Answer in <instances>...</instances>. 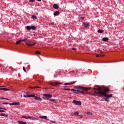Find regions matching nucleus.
Segmentation results:
<instances>
[{"instance_id":"nucleus-52","label":"nucleus","mask_w":124,"mask_h":124,"mask_svg":"<svg viewBox=\"0 0 124 124\" xmlns=\"http://www.w3.org/2000/svg\"><path fill=\"white\" fill-rule=\"evenodd\" d=\"M50 25H54V23H51L50 24Z\"/></svg>"},{"instance_id":"nucleus-32","label":"nucleus","mask_w":124,"mask_h":124,"mask_svg":"<svg viewBox=\"0 0 124 124\" xmlns=\"http://www.w3.org/2000/svg\"><path fill=\"white\" fill-rule=\"evenodd\" d=\"M23 69L24 72H27V70H26V68H25V66L23 67Z\"/></svg>"},{"instance_id":"nucleus-23","label":"nucleus","mask_w":124,"mask_h":124,"mask_svg":"<svg viewBox=\"0 0 124 124\" xmlns=\"http://www.w3.org/2000/svg\"><path fill=\"white\" fill-rule=\"evenodd\" d=\"M40 119H45V120L47 119V116H40Z\"/></svg>"},{"instance_id":"nucleus-45","label":"nucleus","mask_w":124,"mask_h":124,"mask_svg":"<svg viewBox=\"0 0 124 124\" xmlns=\"http://www.w3.org/2000/svg\"><path fill=\"white\" fill-rule=\"evenodd\" d=\"M23 97H27V95H24Z\"/></svg>"},{"instance_id":"nucleus-35","label":"nucleus","mask_w":124,"mask_h":124,"mask_svg":"<svg viewBox=\"0 0 124 124\" xmlns=\"http://www.w3.org/2000/svg\"><path fill=\"white\" fill-rule=\"evenodd\" d=\"M1 99H5L6 100H9V99H7V98H1Z\"/></svg>"},{"instance_id":"nucleus-36","label":"nucleus","mask_w":124,"mask_h":124,"mask_svg":"<svg viewBox=\"0 0 124 124\" xmlns=\"http://www.w3.org/2000/svg\"><path fill=\"white\" fill-rule=\"evenodd\" d=\"M0 109H1L2 110H5V111H6V108H2L0 107Z\"/></svg>"},{"instance_id":"nucleus-46","label":"nucleus","mask_w":124,"mask_h":124,"mask_svg":"<svg viewBox=\"0 0 124 124\" xmlns=\"http://www.w3.org/2000/svg\"><path fill=\"white\" fill-rule=\"evenodd\" d=\"M54 78H56V77H57V76H56V75H54Z\"/></svg>"},{"instance_id":"nucleus-40","label":"nucleus","mask_w":124,"mask_h":124,"mask_svg":"<svg viewBox=\"0 0 124 124\" xmlns=\"http://www.w3.org/2000/svg\"><path fill=\"white\" fill-rule=\"evenodd\" d=\"M81 20H84V17H80Z\"/></svg>"},{"instance_id":"nucleus-17","label":"nucleus","mask_w":124,"mask_h":124,"mask_svg":"<svg viewBox=\"0 0 124 124\" xmlns=\"http://www.w3.org/2000/svg\"><path fill=\"white\" fill-rule=\"evenodd\" d=\"M0 91H10V90L7 89V88H0Z\"/></svg>"},{"instance_id":"nucleus-6","label":"nucleus","mask_w":124,"mask_h":124,"mask_svg":"<svg viewBox=\"0 0 124 124\" xmlns=\"http://www.w3.org/2000/svg\"><path fill=\"white\" fill-rule=\"evenodd\" d=\"M43 95L47 98V100H49V98H51L52 96L50 94H44Z\"/></svg>"},{"instance_id":"nucleus-39","label":"nucleus","mask_w":124,"mask_h":124,"mask_svg":"<svg viewBox=\"0 0 124 124\" xmlns=\"http://www.w3.org/2000/svg\"><path fill=\"white\" fill-rule=\"evenodd\" d=\"M0 112H2L5 113V111L0 109Z\"/></svg>"},{"instance_id":"nucleus-29","label":"nucleus","mask_w":124,"mask_h":124,"mask_svg":"<svg viewBox=\"0 0 124 124\" xmlns=\"http://www.w3.org/2000/svg\"><path fill=\"white\" fill-rule=\"evenodd\" d=\"M27 40H28V39L25 38L23 40H21V41H22V42H25V41H27Z\"/></svg>"},{"instance_id":"nucleus-12","label":"nucleus","mask_w":124,"mask_h":124,"mask_svg":"<svg viewBox=\"0 0 124 124\" xmlns=\"http://www.w3.org/2000/svg\"><path fill=\"white\" fill-rule=\"evenodd\" d=\"M77 81H73V82L71 83H65L63 84V85H72V84H75Z\"/></svg>"},{"instance_id":"nucleus-2","label":"nucleus","mask_w":124,"mask_h":124,"mask_svg":"<svg viewBox=\"0 0 124 124\" xmlns=\"http://www.w3.org/2000/svg\"><path fill=\"white\" fill-rule=\"evenodd\" d=\"M80 90H82V91H78L79 93H81L82 94H89V93H88L87 91L90 90L89 88L83 87L82 86H79L78 87Z\"/></svg>"},{"instance_id":"nucleus-10","label":"nucleus","mask_w":124,"mask_h":124,"mask_svg":"<svg viewBox=\"0 0 124 124\" xmlns=\"http://www.w3.org/2000/svg\"><path fill=\"white\" fill-rule=\"evenodd\" d=\"M9 105H20V103H16V102H14L12 103L9 104Z\"/></svg>"},{"instance_id":"nucleus-1","label":"nucleus","mask_w":124,"mask_h":124,"mask_svg":"<svg viewBox=\"0 0 124 124\" xmlns=\"http://www.w3.org/2000/svg\"><path fill=\"white\" fill-rule=\"evenodd\" d=\"M97 89H94V90H96L97 92L94 93V95L100 97L104 96L105 97H106V98H105V101H107V102H109V101H110V100L108 98H109V97H112V96H113V95H112V94H107V93L109 92V89L101 88L100 87H99V86H97Z\"/></svg>"},{"instance_id":"nucleus-3","label":"nucleus","mask_w":124,"mask_h":124,"mask_svg":"<svg viewBox=\"0 0 124 124\" xmlns=\"http://www.w3.org/2000/svg\"><path fill=\"white\" fill-rule=\"evenodd\" d=\"M27 42L28 43H26V45H27L28 47H32V46H34V45L36 44V43L31 44V41L30 40H28Z\"/></svg>"},{"instance_id":"nucleus-7","label":"nucleus","mask_w":124,"mask_h":124,"mask_svg":"<svg viewBox=\"0 0 124 124\" xmlns=\"http://www.w3.org/2000/svg\"><path fill=\"white\" fill-rule=\"evenodd\" d=\"M82 26H83L84 28H89V27H90V23L87 22H83L82 24Z\"/></svg>"},{"instance_id":"nucleus-38","label":"nucleus","mask_w":124,"mask_h":124,"mask_svg":"<svg viewBox=\"0 0 124 124\" xmlns=\"http://www.w3.org/2000/svg\"><path fill=\"white\" fill-rule=\"evenodd\" d=\"M2 104H6V105H7V104H10V103H2Z\"/></svg>"},{"instance_id":"nucleus-43","label":"nucleus","mask_w":124,"mask_h":124,"mask_svg":"<svg viewBox=\"0 0 124 124\" xmlns=\"http://www.w3.org/2000/svg\"><path fill=\"white\" fill-rule=\"evenodd\" d=\"M73 50H77V49L75 48H72Z\"/></svg>"},{"instance_id":"nucleus-13","label":"nucleus","mask_w":124,"mask_h":124,"mask_svg":"<svg viewBox=\"0 0 124 124\" xmlns=\"http://www.w3.org/2000/svg\"><path fill=\"white\" fill-rule=\"evenodd\" d=\"M103 41H104L105 42H107L108 40H109V39L108 37H105L102 39Z\"/></svg>"},{"instance_id":"nucleus-19","label":"nucleus","mask_w":124,"mask_h":124,"mask_svg":"<svg viewBox=\"0 0 124 124\" xmlns=\"http://www.w3.org/2000/svg\"><path fill=\"white\" fill-rule=\"evenodd\" d=\"M32 17V19H33V20H36V19H37V17H36V16H34V15H32L31 16Z\"/></svg>"},{"instance_id":"nucleus-15","label":"nucleus","mask_w":124,"mask_h":124,"mask_svg":"<svg viewBox=\"0 0 124 124\" xmlns=\"http://www.w3.org/2000/svg\"><path fill=\"white\" fill-rule=\"evenodd\" d=\"M72 116H79V112L78 111L74 112L73 114H72Z\"/></svg>"},{"instance_id":"nucleus-27","label":"nucleus","mask_w":124,"mask_h":124,"mask_svg":"<svg viewBox=\"0 0 124 124\" xmlns=\"http://www.w3.org/2000/svg\"><path fill=\"white\" fill-rule=\"evenodd\" d=\"M30 89H37V88H39V87H30Z\"/></svg>"},{"instance_id":"nucleus-41","label":"nucleus","mask_w":124,"mask_h":124,"mask_svg":"<svg viewBox=\"0 0 124 124\" xmlns=\"http://www.w3.org/2000/svg\"><path fill=\"white\" fill-rule=\"evenodd\" d=\"M50 122H51V123H52L53 124H55L56 122L51 120Z\"/></svg>"},{"instance_id":"nucleus-31","label":"nucleus","mask_w":124,"mask_h":124,"mask_svg":"<svg viewBox=\"0 0 124 124\" xmlns=\"http://www.w3.org/2000/svg\"><path fill=\"white\" fill-rule=\"evenodd\" d=\"M35 54L36 55H40V52H39V51H36Z\"/></svg>"},{"instance_id":"nucleus-24","label":"nucleus","mask_w":124,"mask_h":124,"mask_svg":"<svg viewBox=\"0 0 124 124\" xmlns=\"http://www.w3.org/2000/svg\"><path fill=\"white\" fill-rule=\"evenodd\" d=\"M21 42H22V40H19L18 41H17L16 43V44H19L21 43Z\"/></svg>"},{"instance_id":"nucleus-8","label":"nucleus","mask_w":124,"mask_h":124,"mask_svg":"<svg viewBox=\"0 0 124 124\" xmlns=\"http://www.w3.org/2000/svg\"><path fill=\"white\" fill-rule=\"evenodd\" d=\"M53 7L55 9H59L60 8V7L57 4H54L53 5Z\"/></svg>"},{"instance_id":"nucleus-11","label":"nucleus","mask_w":124,"mask_h":124,"mask_svg":"<svg viewBox=\"0 0 124 124\" xmlns=\"http://www.w3.org/2000/svg\"><path fill=\"white\" fill-rule=\"evenodd\" d=\"M53 15H54V16H58V15H60V12L59 11H56L54 13Z\"/></svg>"},{"instance_id":"nucleus-4","label":"nucleus","mask_w":124,"mask_h":124,"mask_svg":"<svg viewBox=\"0 0 124 124\" xmlns=\"http://www.w3.org/2000/svg\"><path fill=\"white\" fill-rule=\"evenodd\" d=\"M50 85H52V86H58V85H62V83L59 82L58 81H55L54 82H50Z\"/></svg>"},{"instance_id":"nucleus-34","label":"nucleus","mask_w":124,"mask_h":124,"mask_svg":"<svg viewBox=\"0 0 124 124\" xmlns=\"http://www.w3.org/2000/svg\"><path fill=\"white\" fill-rule=\"evenodd\" d=\"M21 118H22L23 119H28V117L27 116H22L21 117Z\"/></svg>"},{"instance_id":"nucleus-28","label":"nucleus","mask_w":124,"mask_h":124,"mask_svg":"<svg viewBox=\"0 0 124 124\" xmlns=\"http://www.w3.org/2000/svg\"><path fill=\"white\" fill-rule=\"evenodd\" d=\"M86 114H87V115H90V116H92V115H93V113H92V112H87Z\"/></svg>"},{"instance_id":"nucleus-49","label":"nucleus","mask_w":124,"mask_h":124,"mask_svg":"<svg viewBox=\"0 0 124 124\" xmlns=\"http://www.w3.org/2000/svg\"><path fill=\"white\" fill-rule=\"evenodd\" d=\"M38 1H41V0H37Z\"/></svg>"},{"instance_id":"nucleus-22","label":"nucleus","mask_w":124,"mask_h":124,"mask_svg":"<svg viewBox=\"0 0 124 124\" xmlns=\"http://www.w3.org/2000/svg\"><path fill=\"white\" fill-rule=\"evenodd\" d=\"M26 29L27 30H28V31H30V30H31V27L30 26H27L26 27Z\"/></svg>"},{"instance_id":"nucleus-26","label":"nucleus","mask_w":124,"mask_h":124,"mask_svg":"<svg viewBox=\"0 0 124 124\" xmlns=\"http://www.w3.org/2000/svg\"><path fill=\"white\" fill-rule=\"evenodd\" d=\"M50 101H52V102H54L55 103H56V100L54 99H49Z\"/></svg>"},{"instance_id":"nucleus-47","label":"nucleus","mask_w":124,"mask_h":124,"mask_svg":"<svg viewBox=\"0 0 124 124\" xmlns=\"http://www.w3.org/2000/svg\"><path fill=\"white\" fill-rule=\"evenodd\" d=\"M28 93H30V92H26V94Z\"/></svg>"},{"instance_id":"nucleus-16","label":"nucleus","mask_w":124,"mask_h":124,"mask_svg":"<svg viewBox=\"0 0 124 124\" xmlns=\"http://www.w3.org/2000/svg\"><path fill=\"white\" fill-rule=\"evenodd\" d=\"M97 31L99 33H103V32H104V31L101 29L98 30Z\"/></svg>"},{"instance_id":"nucleus-30","label":"nucleus","mask_w":124,"mask_h":124,"mask_svg":"<svg viewBox=\"0 0 124 124\" xmlns=\"http://www.w3.org/2000/svg\"><path fill=\"white\" fill-rule=\"evenodd\" d=\"M28 119H29L30 120H34V118H32L31 116L28 117Z\"/></svg>"},{"instance_id":"nucleus-48","label":"nucleus","mask_w":124,"mask_h":124,"mask_svg":"<svg viewBox=\"0 0 124 124\" xmlns=\"http://www.w3.org/2000/svg\"><path fill=\"white\" fill-rule=\"evenodd\" d=\"M46 121H49V120L48 119H47L46 118Z\"/></svg>"},{"instance_id":"nucleus-53","label":"nucleus","mask_w":124,"mask_h":124,"mask_svg":"<svg viewBox=\"0 0 124 124\" xmlns=\"http://www.w3.org/2000/svg\"><path fill=\"white\" fill-rule=\"evenodd\" d=\"M21 96V97H22V95H21V96Z\"/></svg>"},{"instance_id":"nucleus-25","label":"nucleus","mask_w":124,"mask_h":124,"mask_svg":"<svg viewBox=\"0 0 124 124\" xmlns=\"http://www.w3.org/2000/svg\"><path fill=\"white\" fill-rule=\"evenodd\" d=\"M0 116H3V117H7V115L6 114L2 113L0 114Z\"/></svg>"},{"instance_id":"nucleus-18","label":"nucleus","mask_w":124,"mask_h":124,"mask_svg":"<svg viewBox=\"0 0 124 124\" xmlns=\"http://www.w3.org/2000/svg\"><path fill=\"white\" fill-rule=\"evenodd\" d=\"M34 97V94H28L26 95V97Z\"/></svg>"},{"instance_id":"nucleus-37","label":"nucleus","mask_w":124,"mask_h":124,"mask_svg":"<svg viewBox=\"0 0 124 124\" xmlns=\"http://www.w3.org/2000/svg\"><path fill=\"white\" fill-rule=\"evenodd\" d=\"M31 2H34V0H29Z\"/></svg>"},{"instance_id":"nucleus-42","label":"nucleus","mask_w":124,"mask_h":124,"mask_svg":"<svg viewBox=\"0 0 124 124\" xmlns=\"http://www.w3.org/2000/svg\"><path fill=\"white\" fill-rule=\"evenodd\" d=\"M79 116V117H80V118H83V116H82V115H78Z\"/></svg>"},{"instance_id":"nucleus-51","label":"nucleus","mask_w":124,"mask_h":124,"mask_svg":"<svg viewBox=\"0 0 124 124\" xmlns=\"http://www.w3.org/2000/svg\"><path fill=\"white\" fill-rule=\"evenodd\" d=\"M100 57H104V55H101Z\"/></svg>"},{"instance_id":"nucleus-14","label":"nucleus","mask_w":124,"mask_h":124,"mask_svg":"<svg viewBox=\"0 0 124 124\" xmlns=\"http://www.w3.org/2000/svg\"><path fill=\"white\" fill-rule=\"evenodd\" d=\"M71 91H72L73 92H75V93H79V92L78 91H79V90H76L75 89H71Z\"/></svg>"},{"instance_id":"nucleus-5","label":"nucleus","mask_w":124,"mask_h":124,"mask_svg":"<svg viewBox=\"0 0 124 124\" xmlns=\"http://www.w3.org/2000/svg\"><path fill=\"white\" fill-rule=\"evenodd\" d=\"M72 103H74V104H75L76 105H81V104H82L81 101H77L75 100H74Z\"/></svg>"},{"instance_id":"nucleus-20","label":"nucleus","mask_w":124,"mask_h":124,"mask_svg":"<svg viewBox=\"0 0 124 124\" xmlns=\"http://www.w3.org/2000/svg\"><path fill=\"white\" fill-rule=\"evenodd\" d=\"M31 30H33V31H35V30H36V27L34 26H31Z\"/></svg>"},{"instance_id":"nucleus-21","label":"nucleus","mask_w":124,"mask_h":124,"mask_svg":"<svg viewBox=\"0 0 124 124\" xmlns=\"http://www.w3.org/2000/svg\"><path fill=\"white\" fill-rule=\"evenodd\" d=\"M18 124H27L26 122L23 121H18Z\"/></svg>"},{"instance_id":"nucleus-50","label":"nucleus","mask_w":124,"mask_h":124,"mask_svg":"<svg viewBox=\"0 0 124 124\" xmlns=\"http://www.w3.org/2000/svg\"><path fill=\"white\" fill-rule=\"evenodd\" d=\"M102 53H103L102 51H101V52H100V54H102Z\"/></svg>"},{"instance_id":"nucleus-9","label":"nucleus","mask_w":124,"mask_h":124,"mask_svg":"<svg viewBox=\"0 0 124 124\" xmlns=\"http://www.w3.org/2000/svg\"><path fill=\"white\" fill-rule=\"evenodd\" d=\"M34 97L35 100H38V101H41L42 100V99H41V98L35 96V95H34Z\"/></svg>"},{"instance_id":"nucleus-44","label":"nucleus","mask_w":124,"mask_h":124,"mask_svg":"<svg viewBox=\"0 0 124 124\" xmlns=\"http://www.w3.org/2000/svg\"><path fill=\"white\" fill-rule=\"evenodd\" d=\"M96 57L97 58H98V57H100V56L98 55H97L96 56Z\"/></svg>"},{"instance_id":"nucleus-33","label":"nucleus","mask_w":124,"mask_h":124,"mask_svg":"<svg viewBox=\"0 0 124 124\" xmlns=\"http://www.w3.org/2000/svg\"><path fill=\"white\" fill-rule=\"evenodd\" d=\"M65 91H71V89H69V88H67V89H64Z\"/></svg>"}]
</instances>
